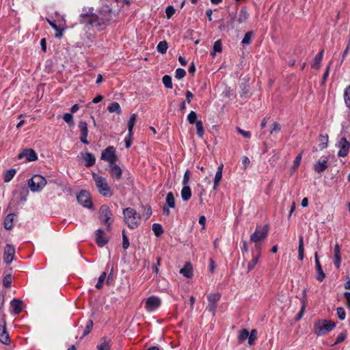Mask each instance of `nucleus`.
Returning a JSON list of instances; mask_svg holds the SVG:
<instances>
[{
	"instance_id": "obj_1",
	"label": "nucleus",
	"mask_w": 350,
	"mask_h": 350,
	"mask_svg": "<svg viewBox=\"0 0 350 350\" xmlns=\"http://www.w3.org/2000/svg\"><path fill=\"white\" fill-rule=\"evenodd\" d=\"M124 221L131 229L136 228L141 222V215L133 208L128 207L123 210Z\"/></svg>"
},
{
	"instance_id": "obj_2",
	"label": "nucleus",
	"mask_w": 350,
	"mask_h": 350,
	"mask_svg": "<svg viewBox=\"0 0 350 350\" xmlns=\"http://www.w3.org/2000/svg\"><path fill=\"white\" fill-rule=\"evenodd\" d=\"M92 176L95 181L96 188L100 195L105 197H110L113 195V192L109 186L106 178L96 173H93Z\"/></svg>"
},
{
	"instance_id": "obj_3",
	"label": "nucleus",
	"mask_w": 350,
	"mask_h": 350,
	"mask_svg": "<svg viewBox=\"0 0 350 350\" xmlns=\"http://www.w3.org/2000/svg\"><path fill=\"white\" fill-rule=\"evenodd\" d=\"M99 219L107 226V231H111V225L113 221V213L107 205H102L99 209Z\"/></svg>"
},
{
	"instance_id": "obj_4",
	"label": "nucleus",
	"mask_w": 350,
	"mask_h": 350,
	"mask_svg": "<svg viewBox=\"0 0 350 350\" xmlns=\"http://www.w3.org/2000/svg\"><path fill=\"white\" fill-rule=\"evenodd\" d=\"M335 327L336 323L334 322L327 320H319L314 325V333L317 336H323L329 332Z\"/></svg>"
},
{
	"instance_id": "obj_5",
	"label": "nucleus",
	"mask_w": 350,
	"mask_h": 350,
	"mask_svg": "<svg viewBox=\"0 0 350 350\" xmlns=\"http://www.w3.org/2000/svg\"><path fill=\"white\" fill-rule=\"evenodd\" d=\"M81 23H88L93 27H97L103 28L107 24V22L102 18H99L95 14H81Z\"/></svg>"
},
{
	"instance_id": "obj_6",
	"label": "nucleus",
	"mask_w": 350,
	"mask_h": 350,
	"mask_svg": "<svg viewBox=\"0 0 350 350\" xmlns=\"http://www.w3.org/2000/svg\"><path fill=\"white\" fill-rule=\"evenodd\" d=\"M46 184V179L39 174L34 175L28 181V185L33 192L40 191Z\"/></svg>"
},
{
	"instance_id": "obj_7",
	"label": "nucleus",
	"mask_w": 350,
	"mask_h": 350,
	"mask_svg": "<svg viewBox=\"0 0 350 350\" xmlns=\"http://www.w3.org/2000/svg\"><path fill=\"white\" fill-rule=\"evenodd\" d=\"M269 226L265 225L262 228L257 226L254 232L250 236V241L255 243L256 245L258 242L265 240L268 234Z\"/></svg>"
},
{
	"instance_id": "obj_8",
	"label": "nucleus",
	"mask_w": 350,
	"mask_h": 350,
	"mask_svg": "<svg viewBox=\"0 0 350 350\" xmlns=\"http://www.w3.org/2000/svg\"><path fill=\"white\" fill-rule=\"evenodd\" d=\"M336 146L339 149L338 152L339 157L347 156L350 148V142L345 137H338Z\"/></svg>"
},
{
	"instance_id": "obj_9",
	"label": "nucleus",
	"mask_w": 350,
	"mask_h": 350,
	"mask_svg": "<svg viewBox=\"0 0 350 350\" xmlns=\"http://www.w3.org/2000/svg\"><path fill=\"white\" fill-rule=\"evenodd\" d=\"M101 159L107 161L109 164L115 163L118 157L116 154V150L113 146H108L101 154Z\"/></svg>"
},
{
	"instance_id": "obj_10",
	"label": "nucleus",
	"mask_w": 350,
	"mask_h": 350,
	"mask_svg": "<svg viewBox=\"0 0 350 350\" xmlns=\"http://www.w3.org/2000/svg\"><path fill=\"white\" fill-rule=\"evenodd\" d=\"M161 299L156 296L149 297L145 301V309L148 312H153L161 306Z\"/></svg>"
},
{
	"instance_id": "obj_11",
	"label": "nucleus",
	"mask_w": 350,
	"mask_h": 350,
	"mask_svg": "<svg viewBox=\"0 0 350 350\" xmlns=\"http://www.w3.org/2000/svg\"><path fill=\"white\" fill-rule=\"evenodd\" d=\"M261 253V247L259 244L255 245V251L252 252V258L248 262L247 267V272L249 273L253 270L258 262Z\"/></svg>"
},
{
	"instance_id": "obj_12",
	"label": "nucleus",
	"mask_w": 350,
	"mask_h": 350,
	"mask_svg": "<svg viewBox=\"0 0 350 350\" xmlns=\"http://www.w3.org/2000/svg\"><path fill=\"white\" fill-rule=\"evenodd\" d=\"M220 297L221 296L219 293H212L207 296L208 305L206 307V310L211 312L213 315H215L217 303L219 300Z\"/></svg>"
},
{
	"instance_id": "obj_13",
	"label": "nucleus",
	"mask_w": 350,
	"mask_h": 350,
	"mask_svg": "<svg viewBox=\"0 0 350 350\" xmlns=\"http://www.w3.org/2000/svg\"><path fill=\"white\" fill-rule=\"evenodd\" d=\"M77 201L79 204L86 208H91L92 206L90 193L85 190L81 191L77 195Z\"/></svg>"
},
{
	"instance_id": "obj_14",
	"label": "nucleus",
	"mask_w": 350,
	"mask_h": 350,
	"mask_svg": "<svg viewBox=\"0 0 350 350\" xmlns=\"http://www.w3.org/2000/svg\"><path fill=\"white\" fill-rule=\"evenodd\" d=\"M0 341L5 345H8L10 342V336L6 330V322L4 317L0 319Z\"/></svg>"
},
{
	"instance_id": "obj_15",
	"label": "nucleus",
	"mask_w": 350,
	"mask_h": 350,
	"mask_svg": "<svg viewBox=\"0 0 350 350\" xmlns=\"http://www.w3.org/2000/svg\"><path fill=\"white\" fill-rule=\"evenodd\" d=\"M15 248L11 244H7L3 253V260L7 265H10L14 260Z\"/></svg>"
},
{
	"instance_id": "obj_16",
	"label": "nucleus",
	"mask_w": 350,
	"mask_h": 350,
	"mask_svg": "<svg viewBox=\"0 0 350 350\" xmlns=\"http://www.w3.org/2000/svg\"><path fill=\"white\" fill-rule=\"evenodd\" d=\"M78 126L80 130L81 142L84 144H89L90 142L87 139L88 135V124L85 121H80Z\"/></svg>"
},
{
	"instance_id": "obj_17",
	"label": "nucleus",
	"mask_w": 350,
	"mask_h": 350,
	"mask_svg": "<svg viewBox=\"0 0 350 350\" xmlns=\"http://www.w3.org/2000/svg\"><path fill=\"white\" fill-rule=\"evenodd\" d=\"M23 157H25L27 159V161H34L38 159L37 154L36 152L31 148L29 149H25L22 152L18 154V159H21Z\"/></svg>"
},
{
	"instance_id": "obj_18",
	"label": "nucleus",
	"mask_w": 350,
	"mask_h": 350,
	"mask_svg": "<svg viewBox=\"0 0 350 350\" xmlns=\"http://www.w3.org/2000/svg\"><path fill=\"white\" fill-rule=\"evenodd\" d=\"M95 233V241L99 247H103L109 242V239L105 235V232L103 230L98 229Z\"/></svg>"
},
{
	"instance_id": "obj_19",
	"label": "nucleus",
	"mask_w": 350,
	"mask_h": 350,
	"mask_svg": "<svg viewBox=\"0 0 350 350\" xmlns=\"http://www.w3.org/2000/svg\"><path fill=\"white\" fill-rule=\"evenodd\" d=\"M109 173L111 176L116 178L117 180H120L122 177V172L121 168L116 165L115 163L109 165Z\"/></svg>"
},
{
	"instance_id": "obj_20",
	"label": "nucleus",
	"mask_w": 350,
	"mask_h": 350,
	"mask_svg": "<svg viewBox=\"0 0 350 350\" xmlns=\"http://www.w3.org/2000/svg\"><path fill=\"white\" fill-rule=\"evenodd\" d=\"M81 154L83 157V160L86 162L85 166L87 167H90L95 164L96 159L92 153L85 152Z\"/></svg>"
},
{
	"instance_id": "obj_21",
	"label": "nucleus",
	"mask_w": 350,
	"mask_h": 350,
	"mask_svg": "<svg viewBox=\"0 0 350 350\" xmlns=\"http://www.w3.org/2000/svg\"><path fill=\"white\" fill-rule=\"evenodd\" d=\"M328 167L327 159H319L314 165V170L318 173L323 172Z\"/></svg>"
},
{
	"instance_id": "obj_22",
	"label": "nucleus",
	"mask_w": 350,
	"mask_h": 350,
	"mask_svg": "<svg viewBox=\"0 0 350 350\" xmlns=\"http://www.w3.org/2000/svg\"><path fill=\"white\" fill-rule=\"evenodd\" d=\"M302 295H303V298L301 300L302 306H301L300 311L296 316V320H299L301 319V317L304 314L305 308H306V303H307V290L306 288H304L302 291Z\"/></svg>"
},
{
	"instance_id": "obj_23",
	"label": "nucleus",
	"mask_w": 350,
	"mask_h": 350,
	"mask_svg": "<svg viewBox=\"0 0 350 350\" xmlns=\"http://www.w3.org/2000/svg\"><path fill=\"white\" fill-rule=\"evenodd\" d=\"M223 164H221L218 167L217 172L214 178V184H213V189L217 190V187L219 186V182L221 180L222 178V170H223Z\"/></svg>"
},
{
	"instance_id": "obj_24",
	"label": "nucleus",
	"mask_w": 350,
	"mask_h": 350,
	"mask_svg": "<svg viewBox=\"0 0 350 350\" xmlns=\"http://www.w3.org/2000/svg\"><path fill=\"white\" fill-rule=\"evenodd\" d=\"M324 50L321 49L320 52L314 57L313 62L311 65L312 68L319 70L321 68V63L323 59Z\"/></svg>"
},
{
	"instance_id": "obj_25",
	"label": "nucleus",
	"mask_w": 350,
	"mask_h": 350,
	"mask_svg": "<svg viewBox=\"0 0 350 350\" xmlns=\"http://www.w3.org/2000/svg\"><path fill=\"white\" fill-rule=\"evenodd\" d=\"M334 265L337 269L340 268L341 262L340 248L338 244H336L334 249Z\"/></svg>"
},
{
	"instance_id": "obj_26",
	"label": "nucleus",
	"mask_w": 350,
	"mask_h": 350,
	"mask_svg": "<svg viewBox=\"0 0 350 350\" xmlns=\"http://www.w3.org/2000/svg\"><path fill=\"white\" fill-rule=\"evenodd\" d=\"M10 304L15 314H18L22 311L23 301L21 300L14 299Z\"/></svg>"
},
{
	"instance_id": "obj_27",
	"label": "nucleus",
	"mask_w": 350,
	"mask_h": 350,
	"mask_svg": "<svg viewBox=\"0 0 350 350\" xmlns=\"http://www.w3.org/2000/svg\"><path fill=\"white\" fill-rule=\"evenodd\" d=\"M249 18V14L247 12L245 8H242L239 11L237 17V22L239 24L244 23L247 21Z\"/></svg>"
},
{
	"instance_id": "obj_28",
	"label": "nucleus",
	"mask_w": 350,
	"mask_h": 350,
	"mask_svg": "<svg viewBox=\"0 0 350 350\" xmlns=\"http://www.w3.org/2000/svg\"><path fill=\"white\" fill-rule=\"evenodd\" d=\"M16 215L13 213H10L6 216L4 219L3 226L6 230H11L13 227V221Z\"/></svg>"
},
{
	"instance_id": "obj_29",
	"label": "nucleus",
	"mask_w": 350,
	"mask_h": 350,
	"mask_svg": "<svg viewBox=\"0 0 350 350\" xmlns=\"http://www.w3.org/2000/svg\"><path fill=\"white\" fill-rule=\"evenodd\" d=\"M181 198L184 201H188L191 197V191L188 185H183L180 192Z\"/></svg>"
},
{
	"instance_id": "obj_30",
	"label": "nucleus",
	"mask_w": 350,
	"mask_h": 350,
	"mask_svg": "<svg viewBox=\"0 0 350 350\" xmlns=\"http://www.w3.org/2000/svg\"><path fill=\"white\" fill-rule=\"evenodd\" d=\"M304 257V238L302 236L299 237V247H298V258L302 260Z\"/></svg>"
},
{
	"instance_id": "obj_31",
	"label": "nucleus",
	"mask_w": 350,
	"mask_h": 350,
	"mask_svg": "<svg viewBox=\"0 0 350 350\" xmlns=\"http://www.w3.org/2000/svg\"><path fill=\"white\" fill-rule=\"evenodd\" d=\"M137 121V115L135 113H132L128 122V130L130 133V135H133V129L135 126V124Z\"/></svg>"
},
{
	"instance_id": "obj_32",
	"label": "nucleus",
	"mask_w": 350,
	"mask_h": 350,
	"mask_svg": "<svg viewBox=\"0 0 350 350\" xmlns=\"http://www.w3.org/2000/svg\"><path fill=\"white\" fill-rule=\"evenodd\" d=\"M108 111L110 113H117L118 114H120L122 112L120 105L117 102L112 103L108 107Z\"/></svg>"
},
{
	"instance_id": "obj_33",
	"label": "nucleus",
	"mask_w": 350,
	"mask_h": 350,
	"mask_svg": "<svg viewBox=\"0 0 350 350\" xmlns=\"http://www.w3.org/2000/svg\"><path fill=\"white\" fill-rule=\"evenodd\" d=\"M110 340L107 338H104L102 343L96 347L97 350H110Z\"/></svg>"
},
{
	"instance_id": "obj_34",
	"label": "nucleus",
	"mask_w": 350,
	"mask_h": 350,
	"mask_svg": "<svg viewBox=\"0 0 350 350\" xmlns=\"http://www.w3.org/2000/svg\"><path fill=\"white\" fill-rule=\"evenodd\" d=\"M168 44L165 40H163L159 42L157 46V50L161 54H165L167 50Z\"/></svg>"
},
{
	"instance_id": "obj_35",
	"label": "nucleus",
	"mask_w": 350,
	"mask_h": 350,
	"mask_svg": "<svg viewBox=\"0 0 350 350\" xmlns=\"http://www.w3.org/2000/svg\"><path fill=\"white\" fill-rule=\"evenodd\" d=\"M315 265H316V270L317 272V280H319V282H322L323 280V279L325 278V275L322 269L321 263L319 262V263L315 264Z\"/></svg>"
},
{
	"instance_id": "obj_36",
	"label": "nucleus",
	"mask_w": 350,
	"mask_h": 350,
	"mask_svg": "<svg viewBox=\"0 0 350 350\" xmlns=\"http://www.w3.org/2000/svg\"><path fill=\"white\" fill-rule=\"evenodd\" d=\"M180 273L188 278L193 275L192 269L189 265H187L183 268H182L180 270Z\"/></svg>"
},
{
	"instance_id": "obj_37",
	"label": "nucleus",
	"mask_w": 350,
	"mask_h": 350,
	"mask_svg": "<svg viewBox=\"0 0 350 350\" xmlns=\"http://www.w3.org/2000/svg\"><path fill=\"white\" fill-rule=\"evenodd\" d=\"M15 174H16V170H14V169H10L9 170H7L4 174V178H3L4 182L5 183L10 182L13 178Z\"/></svg>"
},
{
	"instance_id": "obj_38",
	"label": "nucleus",
	"mask_w": 350,
	"mask_h": 350,
	"mask_svg": "<svg viewBox=\"0 0 350 350\" xmlns=\"http://www.w3.org/2000/svg\"><path fill=\"white\" fill-rule=\"evenodd\" d=\"M319 146L321 150L325 148L328 143V135H320L319 137Z\"/></svg>"
},
{
	"instance_id": "obj_39",
	"label": "nucleus",
	"mask_w": 350,
	"mask_h": 350,
	"mask_svg": "<svg viewBox=\"0 0 350 350\" xmlns=\"http://www.w3.org/2000/svg\"><path fill=\"white\" fill-rule=\"evenodd\" d=\"M152 230L156 237H160L163 233V227L159 224H153Z\"/></svg>"
},
{
	"instance_id": "obj_40",
	"label": "nucleus",
	"mask_w": 350,
	"mask_h": 350,
	"mask_svg": "<svg viewBox=\"0 0 350 350\" xmlns=\"http://www.w3.org/2000/svg\"><path fill=\"white\" fill-rule=\"evenodd\" d=\"M166 203L170 208L175 207V199L172 192H169L166 196Z\"/></svg>"
},
{
	"instance_id": "obj_41",
	"label": "nucleus",
	"mask_w": 350,
	"mask_h": 350,
	"mask_svg": "<svg viewBox=\"0 0 350 350\" xmlns=\"http://www.w3.org/2000/svg\"><path fill=\"white\" fill-rule=\"evenodd\" d=\"M195 124L197 130V135L200 137H202L204 133L202 122L201 120H198Z\"/></svg>"
},
{
	"instance_id": "obj_42",
	"label": "nucleus",
	"mask_w": 350,
	"mask_h": 350,
	"mask_svg": "<svg viewBox=\"0 0 350 350\" xmlns=\"http://www.w3.org/2000/svg\"><path fill=\"white\" fill-rule=\"evenodd\" d=\"M222 50V44L220 40H218L214 42L213 51L211 53V55L215 56L216 52H221Z\"/></svg>"
},
{
	"instance_id": "obj_43",
	"label": "nucleus",
	"mask_w": 350,
	"mask_h": 350,
	"mask_svg": "<svg viewBox=\"0 0 350 350\" xmlns=\"http://www.w3.org/2000/svg\"><path fill=\"white\" fill-rule=\"evenodd\" d=\"M249 336V332L246 329H243L240 331L238 339L239 342L245 340Z\"/></svg>"
},
{
	"instance_id": "obj_44",
	"label": "nucleus",
	"mask_w": 350,
	"mask_h": 350,
	"mask_svg": "<svg viewBox=\"0 0 350 350\" xmlns=\"http://www.w3.org/2000/svg\"><path fill=\"white\" fill-rule=\"evenodd\" d=\"M163 85L167 88H172V77L169 75H164L162 78Z\"/></svg>"
},
{
	"instance_id": "obj_45",
	"label": "nucleus",
	"mask_w": 350,
	"mask_h": 350,
	"mask_svg": "<svg viewBox=\"0 0 350 350\" xmlns=\"http://www.w3.org/2000/svg\"><path fill=\"white\" fill-rule=\"evenodd\" d=\"M186 34H187V38H189L190 40L194 41L195 44H198L200 42L199 39L194 40L197 33L195 32L193 29H188L186 32Z\"/></svg>"
},
{
	"instance_id": "obj_46",
	"label": "nucleus",
	"mask_w": 350,
	"mask_h": 350,
	"mask_svg": "<svg viewBox=\"0 0 350 350\" xmlns=\"http://www.w3.org/2000/svg\"><path fill=\"white\" fill-rule=\"evenodd\" d=\"M106 276H107V273L106 272H103L102 274L100 275V277L98 278V282L96 284V288H98V289H100L103 286V283L106 279Z\"/></svg>"
},
{
	"instance_id": "obj_47",
	"label": "nucleus",
	"mask_w": 350,
	"mask_h": 350,
	"mask_svg": "<svg viewBox=\"0 0 350 350\" xmlns=\"http://www.w3.org/2000/svg\"><path fill=\"white\" fill-rule=\"evenodd\" d=\"M92 327H93V321L88 320L86 323V326L83 331L82 337H85V336H88L89 334V333L91 332Z\"/></svg>"
},
{
	"instance_id": "obj_48",
	"label": "nucleus",
	"mask_w": 350,
	"mask_h": 350,
	"mask_svg": "<svg viewBox=\"0 0 350 350\" xmlns=\"http://www.w3.org/2000/svg\"><path fill=\"white\" fill-rule=\"evenodd\" d=\"M344 98L347 107L350 108V85L345 89Z\"/></svg>"
},
{
	"instance_id": "obj_49",
	"label": "nucleus",
	"mask_w": 350,
	"mask_h": 350,
	"mask_svg": "<svg viewBox=\"0 0 350 350\" xmlns=\"http://www.w3.org/2000/svg\"><path fill=\"white\" fill-rule=\"evenodd\" d=\"M187 120L191 124H195L198 121L196 113L193 111H190L187 116Z\"/></svg>"
},
{
	"instance_id": "obj_50",
	"label": "nucleus",
	"mask_w": 350,
	"mask_h": 350,
	"mask_svg": "<svg viewBox=\"0 0 350 350\" xmlns=\"http://www.w3.org/2000/svg\"><path fill=\"white\" fill-rule=\"evenodd\" d=\"M12 275L10 273L7 274L3 279V285L5 288H9L12 284Z\"/></svg>"
},
{
	"instance_id": "obj_51",
	"label": "nucleus",
	"mask_w": 350,
	"mask_h": 350,
	"mask_svg": "<svg viewBox=\"0 0 350 350\" xmlns=\"http://www.w3.org/2000/svg\"><path fill=\"white\" fill-rule=\"evenodd\" d=\"M252 36H253V32L252 31L247 32L245 34L244 38L242 40L241 43L243 44H250Z\"/></svg>"
},
{
	"instance_id": "obj_52",
	"label": "nucleus",
	"mask_w": 350,
	"mask_h": 350,
	"mask_svg": "<svg viewBox=\"0 0 350 350\" xmlns=\"http://www.w3.org/2000/svg\"><path fill=\"white\" fill-rule=\"evenodd\" d=\"M64 120L70 125L74 124L73 116L72 114L66 113L63 116Z\"/></svg>"
},
{
	"instance_id": "obj_53",
	"label": "nucleus",
	"mask_w": 350,
	"mask_h": 350,
	"mask_svg": "<svg viewBox=\"0 0 350 350\" xmlns=\"http://www.w3.org/2000/svg\"><path fill=\"white\" fill-rule=\"evenodd\" d=\"M247 338H248L249 345H252L254 343V341L256 339V330L252 329L251 331L250 334L249 333V336Z\"/></svg>"
},
{
	"instance_id": "obj_54",
	"label": "nucleus",
	"mask_w": 350,
	"mask_h": 350,
	"mask_svg": "<svg viewBox=\"0 0 350 350\" xmlns=\"http://www.w3.org/2000/svg\"><path fill=\"white\" fill-rule=\"evenodd\" d=\"M333 62L332 61H330L328 64V65L327 66V68L325 69V71L323 74V79H322V83H324L326 81H327V79L329 76V70H330V68H331V65L332 64Z\"/></svg>"
},
{
	"instance_id": "obj_55",
	"label": "nucleus",
	"mask_w": 350,
	"mask_h": 350,
	"mask_svg": "<svg viewBox=\"0 0 350 350\" xmlns=\"http://www.w3.org/2000/svg\"><path fill=\"white\" fill-rule=\"evenodd\" d=\"M186 75V72L183 68H177L175 72V77L178 79H183Z\"/></svg>"
},
{
	"instance_id": "obj_56",
	"label": "nucleus",
	"mask_w": 350,
	"mask_h": 350,
	"mask_svg": "<svg viewBox=\"0 0 350 350\" xmlns=\"http://www.w3.org/2000/svg\"><path fill=\"white\" fill-rule=\"evenodd\" d=\"M337 315L340 320H344L346 317V313L343 308L339 307L336 309Z\"/></svg>"
},
{
	"instance_id": "obj_57",
	"label": "nucleus",
	"mask_w": 350,
	"mask_h": 350,
	"mask_svg": "<svg viewBox=\"0 0 350 350\" xmlns=\"http://www.w3.org/2000/svg\"><path fill=\"white\" fill-rule=\"evenodd\" d=\"M166 16L167 18H170L175 13V9L172 6L169 5L165 10Z\"/></svg>"
},
{
	"instance_id": "obj_58",
	"label": "nucleus",
	"mask_w": 350,
	"mask_h": 350,
	"mask_svg": "<svg viewBox=\"0 0 350 350\" xmlns=\"http://www.w3.org/2000/svg\"><path fill=\"white\" fill-rule=\"evenodd\" d=\"M280 124L278 122H274L273 124V128L271 129L270 133L271 134L278 133L280 132Z\"/></svg>"
},
{
	"instance_id": "obj_59",
	"label": "nucleus",
	"mask_w": 350,
	"mask_h": 350,
	"mask_svg": "<svg viewBox=\"0 0 350 350\" xmlns=\"http://www.w3.org/2000/svg\"><path fill=\"white\" fill-rule=\"evenodd\" d=\"M236 130L239 133L242 135L245 138H250L251 137V133L250 131H245L239 127H237Z\"/></svg>"
},
{
	"instance_id": "obj_60",
	"label": "nucleus",
	"mask_w": 350,
	"mask_h": 350,
	"mask_svg": "<svg viewBox=\"0 0 350 350\" xmlns=\"http://www.w3.org/2000/svg\"><path fill=\"white\" fill-rule=\"evenodd\" d=\"M189 176H190V172H189V170H187L184 174V176H183V185H188L189 181Z\"/></svg>"
},
{
	"instance_id": "obj_61",
	"label": "nucleus",
	"mask_w": 350,
	"mask_h": 350,
	"mask_svg": "<svg viewBox=\"0 0 350 350\" xmlns=\"http://www.w3.org/2000/svg\"><path fill=\"white\" fill-rule=\"evenodd\" d=\"M129 245H130V243H129L128 237H126V234H123L122 247L126 250L129 247Z\"/></svg>"
},
{
	"instance_id": "obj_62",
	"label": "nucleus",
	"mask_w": 350,
	"mask_h": 350,
	"mask_svg": "<svg viewBox=\"0 0 350 350\" xmlns=\"http://www.w3.org/2000/svg\"><path fill=\"white\" fill-rule=\"evenodd\" d=\"M345 338H346V334L345 333H340L338 336V337H337V338H336V341L334 342V345L339 344V343L342 342V341H344Z\"/></svg>"
},
{
	"instance_id": "obj_63",
	"label": "nucleus",
	"mask_w": 350,
	"mask_h": 350,
	"mask_svg": "<svg viewBox=\"0 0 350 350\" xmlns=\"http://www.w3.org/2000/svg\"><path fill=\"white\" fill-rule=\"evenodd\" d=\"M241 160H242V164L243 165V168L246 169L250 163V161L249 158L246 156H244L242 157Z\"/></svg>"
},
{
	"instance_id": "obj_64",
	"label": "nucleus",
	"mask_w": 350,
	"mask_h": 350,
	"mask_svg": "<svg viewBox=\"0 0 350 350\" xmlns=\"http://www.w3.org/2000/svg\"><path fill=\"white\" fill-rule=\"evenodd\" d=\"M132 143V135H130V133L129 132L128 136L125 138V146L126 148H129L131 147Z\"/></svg>"
}]
</instances>
